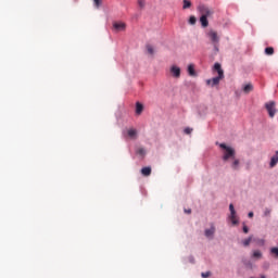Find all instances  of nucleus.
Instances as JSON below:
<instances>
[{
  "label": "nucleus",
  "mask_w": 278,
  "mask_h": 278,
  "mask_svg": "<svg viewBox=\"0 0 278 278\" xmlns=\"http://www.w3.org/2000/svg\"><path fill=\"white\" fill-rule=\"evenodd\" d=\"M213 71H216L218 76L206 80L207 86H212V88H214V86H218V84H220V80L225 79V72L220 66V63H215Z\"/></svg>",
  "instance_id": "obj_1"
},
{
  "label": "nucleus",
  "mask_w": 278,
  "mask_h": 278,
  "mask_svg": "<svg viewBox=\"0 0 278 278\" xmlns=\"http://www.w3.org/2000/svg\"><path fill=\"white\" fill-rule=\"evenodd\" d=\"M219 149H224L223 161L227 162L228 160H236V150L231 147H228L225 143H219Z\"/></svg>",
  "instance_id": "obj_2"
},
{
  "label": "nucleus",
  "mask_w": 278,
  "mask_h": 278,
  "mask_svg": "<svg viewBox=\"0 0 278 278\" xmlns=\"http://www.w3.org/2000/svg\"><path fill=\"white\" fill-rule=\"evenodd\" d=\"M198 11L200 12L201 16H205L207 18H210V16H212V14H214V11L208 9L206 5L204 4H200L198 7Z\"/></svg>",
  "instance_id": "obj_3"
},
{
  "label": "nucleus",
  "mask_w": 278,
  "mask_h": 278,
  "mask_svg": "<svg viewBox=\"0 0 278 278\" xmlns=\"http://www.w3.org/2000/svg\"><path fill=\"white\" fill-rule=\"evenodd\" d=\"M206 36L213 45H218L220 42V37H218V33L215 30H210Z\"/></svg>",
  "instance_id": "obj_4"
},
{
  "label": "nucleus",
  "mask_w": 278,
  "mask_h": 278,
  "mask_svg": "<svg viewBox=\"0 0 278 278\" xmlns=\"http://www.w3.org/2000/svg\"><path fill=\"white\" fill-rule=\"evenodd\" d=\"M169 73L172 77H175V79H179L181 77V68L177 65H172L169 68Z\"/></svg>",
  "instance_id": "obj_5"
},
{
  "label": "nucleus",
  "mask_w": 278,
  "mask_h": 278,
  "mask_svg": "<svg viewBox=\"0 0 278 278\" xmlns=\"http://www.w3.org/2000/svg\"><path fill=\"white\" fill-rule=\"evenodd\" d=\"M265 108H266L270 118H274L275 114H277V110L275 109V102L271 101L269 103H266Z\"/></svg>",
  "instance_id": "obj_6"
},
{
  "label": "nucleus",
  "mask_w": 278,
  "mask_h": 278,
  "mask_svg": "<svg viewBox=\"0 0 278 278\" xmlns=\"http://www.w3.org/2000/svg\"><path fill=\"white\" fill-rule=\"evenodd\" d=\"M113 29L115 31H125L127 29V24H125V22H115L113 23Z\"/></svg>",
  "instance_id": "obj_7"
},
{
  "label": "nucleus",
  "mask_w": 278,
  "mask_h": 278,
  "mask_svg": "<svg viewBox=\"0 0 278 278\" xmlns=\"http://www.w3.org/2000/svg\"><path fill=\"white\" fill-rule=\"evenodd\" d=\"M229 211H230V220L232 225H238V217L236 216V208L233 207V204L229 205Z\"/></svg>",
  "instance_id": "obj_8"
},
{
  "label": "nucleus",
  "mask_w": 278,
  "mask_h": 278,
  "mask_svg": "<svg viewBox=\"0 0 278 278\" xmlns=\"http://www.w3.org/2000/svg\"><path fill=\"white\" fill-rule=\"evenodd\" d=\"M214 233H216V227H214V225H212L211 228L204 231V236L211 239L214 238Z\"/></svg>",
  "instance_id": "obj_9"
},
{
  "label": "nucleus",
  "mask_w": 278,
  "mask_h": 278,
  "mask_svg": "<svg viewBox=\"0 0 278 278\" xmlns=\"http://www.w3.org/2000/svg\"><path fill=\"white\" fill-rule=\"evenodd\" d=\"M129 138H132V140H136V138H138V130H136L135 128H130L127 131Z\"/></svg>",
  "instance_id": "obj_10"
},
{
  "label": "nucleus",
  "mask_w": 278,
  "mask_h": 278,
  "mask_svg": "<svg viewBox=\"0 0 278 278\" xmlns=\"http://www.w3.org/2000/svg\"><path fill=\"white\" fill-rule=\"evenodd\" d=\"M188 74L190 75V77H197V72L194 71L193 64L188 65Z\"/></svg>",
  "instance_id": "obj_11"
},
{
  "label": "nucleus",
  "mask_w": 278,
  "mask_h": 278,
  "mask_svg": "<svg viewBox=\"0 0 278 278\" xmlns=\"http://www.w3.org/2000/svg\"><path fill=\"white\" fill-rule=\"evenodd\" d=\"M144 110V105H142V103L137 102L136 103V114L140 115L142 114V111Z\"/></svg>",
  "instance_id": "obj_12"
},
{
  "label": "nucleus",
  "mask_w": 278,
  "mask_h": 278,
  "mask_svg": "<svg viewBox=\"0 0 278 278\" xmlns=\"http://www.w3.org/2000/svg\"><path fill=\"white\" fill-rule=\"evenodd\" d=\"M200 23L202 27H207L210 25V22L207 21V17H205V15H201Z\"/></svg>",
  "instance_id": "obj_13"
},
{
  "label": "nucleus",
  "mask_w": 278,
  "mask_h": 278,
  "mask_svg": "<svg viewBox=\"0 0 278 278\" xmlns=\"http://www.w3.org/2000/svg\"><path fill=\"white\" fill-rule=\"evenodd\" d=\"M243 92L245 94H249V92H253V85L252 84H248L243 86Z\"/></svg>",
  "instance_id": "obj_14"
},
{
  "label": "nucleus",
  "mask_w": 278,
  "mask_h": 278,
  "mask_svg": "<svg viewBox=\"0 0 278 278\" xmlns=\"http://www.w3.org/2000/svg\"><path fill=\"white\" fill-rule=\"evenodd\" d=\"M192 8V2L190 0H182V10H188Z\"/></svg>",
  "instance_id": "obj_15"
},
{
  "label": "nucleus",
  "mask_w": 278,
  "mask_h": 278,
  "mask_svg": "<svg viewBox=\"0 0 278 278\" xmlns=\"http://www.w3.org/2000/svg\"><path fill=\"white\" fill-rule=\"evenodd\" d=\"M141 175H143V177H149V175H151V167L141 168Z\"/></svg>",
  "instance_id": "obj_16"
},
{
  "label": "nucleus",
  "mask_w": 278,
  "mask_h": 278,
  "mask_svg": "<svg viewBox=\"0 0 278 278\" xmlns=\"http://www.w3.org/2000/svg\"><path fill=\"white\" fill-rule=\"evenodd\" d=\"M278 163V151L276 152V155L271 157L270 166H277Z\"/></svg>",
  "instance_id": "obj_17"
},
{
  "label": "nucleus",
  "mask_w": 278,
  "mask_h": 278,
  "mask_svg": "<svg viewBox=\"0 0 278 278\" xmlns=\"http://www.w3.org/2000/svg\"><path fill=\"white\" fill-rule=\"evenodd\" d=\"M235 160L231 164V168H233V170H238V166H240V160L238 159H232Z\"/></svg>",
  "instance_id": "obj_18"
},
{
  "label": "nucleus",
  "mask_w": 278,
  "mask_h": 278,
  "mask_svg": "<svg viewBox=\"0 0 278 278\" xmlns=\"http://www.w3.org/2000/svg\"><path fill=\"white\" fill-rule=\"evenodd\" d=\"M266 55H273L275 53V49L273 47H267L265 49Z\"/></svg>",
  "instance_id": "obj_19"
},
{
  "label": "nucleus",
  "mask_w": 278,
  "mask_h": 278,
  "mask_svg": "<svg viewBox=\"0 0 278 278\" xmlns=\"http://www.w3.org/2000/svg\"><path fill=\"white\" fill-rule=\"evenodd\" d=\"M251 240H253V237H249L248 239L242 241L243 247H249L251 244Z\"/></svg>",
  "instance_id": "obj_20"
},
{
  "label": "nucleus",
  "mask_w": 278,
  "mask_h": 278,
  "mask_svg": "<svg viewBox=\"0 0 278 278\" xmlns=\"http://www.w3.org/2000/svg\"><path fill=\"white\" fill-rule=\"evenodd\" d=\"M189 24H190V25H197V17H195L194 15H191V16L189 17Z\"/></svg>",
  "instance_id": "obj_21"
},
{
  "label": "nucleus",
  "mask_w": 278,
  "mask_h": 278,
  "mask_svg": "<svg viewBox=\"0 0 278 278\" xmlns=\"http://www.w3.org/2000/svg\"><path fill=\"white\" fill-rule=\"evenodd\" d=\"M147 51H148V53H149L150 55H153V53H155V51L153 50V46H151V45H148V46H147Z\"/></svg>",
  "instance_id": "obj_22"
},
{
  "label": "nucleus",
  "mask_w": 278,
  "mask_h": 278,
  "mask_svg": "<svg viewBox=\"0 0 278 278\" xmlns=\"http://www.w3.org/2000/svg\"><path fill=\"white\" fill-rule=\"evenodd\" d=\"M138 5L141 10H144V5H147V3L144 2V0H138Z\"/></svg>",
  "instance_id": "obj_23"
},
{
  "label": "nucleus",
  "mask_w": 278,
  "mask_h": 278,
  "mask_svg": "<svg viewBox=\"0 0 278 278\" xmlns=\"http://www.w3.org/2000/svg\"><path fill=\"white\" fill-rule=\"evenodd\" d=\"M253 257H256V258L262 257V252L258 251V250L254 251V252H253Z\"/></svg>",
  "instance_id": "obj_24"
},
{
  "label": "nucleus",
  "mask_w": 278,
  "mask_h": 278,
  "mask_svg": "<svg viewBox=\"0 0 278 278\" xmlns=\"http://www.w3.org/2000/svg\"><path fill=\"white\" fill-rule=\"evenodd\" d=\"M93 3L96 8H101V4L103 3V0H93Z\"/></svg>",
  "instance_id": "obj_25"
},
{
  "label": "nucleus",
  "mask_w": 278,
  "mask_h": 278,
  "mask_svg": "<svg viewBox=\"0 0 278 278\" xmlns=\"http://www.w3.org/2000/svg\"><path fill=\"white\" fill-rule=\"evenodd\" d=\"M211 275H212L211 271H206V273H202V274H201V277L207 278V277H211Z\"/></svg>",
  "instance_id": "obj_26"
},
{
  "label": "nucleus",
  "mask_w": 278,
  "mask_h": 278,
  "mask_svg": "<svg viewBox=\"0 0 278 278\" xmlns=\"http://www.w3.org/2000/svg\"><path fill=\"white\" fill-rule=\"evenodd\" d=\"M271 253L278 257V248H271Z\"/></svg>",
  "instance_id": "obj_27"
},
{
  "label": "nucleus",
  "mask_w": 278,
  "mask_h": 278,
  "mask_svg": "<svg viewBox=\"0 0 278 278\" xmlns=\"http://www.w3.org/2000/svg\"><path fill=\"white\" fill-rule=\"evenodd\" d=\"M185 134H187V135L192 134V128H185Z\"/></svg>",
  "instance_id": "obj_28"
},
{
  "label": "nucleus",
  "mask_w": 278,
  "mask_h": 278,
  "mask_svg": "<svg viewBox=\"0 0 278 278\" xmlns=\"http://www.w3.org/2000/svg\"><path fill=\"white\" fill-rule=\"evenodd\" d=\"M138 153H139V155H144V149H142V148L139 149V150H138Z\"/></svg>",
  "instance_id": "obj_29"
},
{
  "label": "nucleus",
  "mask_w": 278,
  "mask_h": 278,
  "mask_svg": "<svg viewBox=\"0 0 278 278\" xmlns=\"http://www.w3.org/2000/svg\"><path fill=\"white\" fill-rule=\"evenodd\" d=\"M243 233H249V227L243 226Z\"/></svg>",
  "instance_id": "obj_30"
},
{
  "label": "nucleus",
  "mask_w": 278,
  "mask_h": 278,
  "mask_svg": "<svg viewBox=\"0 0 278 278\" xmlns=\"http://www.w3.org/2000/svg\"><path fill=\"white\" fill-rule=\"evenodd\" d=\"M186 214H192V210H185Z\"/></svg>",
  "instance_id": "obj_31"
},
{
  "label": "nucleus",
  "mask_w": 278,
  "mask_h": 278,
  "mask_svg": "<svg viewBox=\"0 0 278 278\" xmlns=\"http://www.w3.org/2000/svg\"><path fill=\"white\" fill-rule=\"evenodd\" d=\"M248 216H249V218H253V212H250V213L248 214Z\"/></svg>",
  "instance_id": "obj_32"
},
{
  "label": "nucleus",
  "mask_w": 278,
  "mask_h": 278,
  "mask_svg": "<svg viewBox=\"0 0 278 278\" xmlns=\"http://www.w3.org/2000/svg\"><path fill=\"white\" fill-rule=\"evenodd\" d=\"M268 214H270V211L266 210L265 211V216H268Z\"/></svg>",
  "instance_id": "obj_33"
}]
</instances>
